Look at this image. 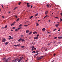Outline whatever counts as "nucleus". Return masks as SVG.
<instances>
[{"label":"nucleus","mask_w":62,"mask_h":62,"mask_svg":"<svg viewBox=\"0 0 62 62\" xmlns=\"http://www.w3.org/2000/svg\"><path fill=\"white\" fill-rule=\"evenodd\" d=\"M27 6L29 8L30 7V5H27Z\"/></svg>","instance_id":"obj_20"},{"label":"nucleus","mask_w":62,"mask_h":62,"mask_svg":"<svg viewBox=\"0 0 62 62\" xmlns=\"http://www.w3.org/2000/svg\"><path fill=\"white\" fill-rule=\"evenodd\" d=\"M55 18H57V19H58V17H55Z\"/></svg>","instance_id":"obj_42"},{"label":"nucleus","mask_w":62,"mask_h":62,"mask_svg":"<svg viewBox=\"0 0 62 62\" xmlns=\"http://www.w3.org/2000/svg\"><path fill=\"white\" fill-rule=\"evenodd\" d=\"M34 39H38V37H36L34 38Z\"/></svg>","instance_id":"obj_12"},{"label":"nucleus","mask_w":62,"mask_h":62,"mask_svg":"<svg viewBox=\"0 0 62 62\" xmlns=\"http://www.w3.org/2000/svg\"><path fill=\"white\" fill-rule=\"evenodd\" d=\"M27 22H28V21H27V22H25V23H27Z\"/></svg>","instance_id":"obj_60"},{"label":"nucleus","mask_w":62,"mask_h":62,"mask_svg":"<svg viewBox=\"0 0 62 62\" xmlns=\"http://www.w3.org/2000/svg\"><path fill=\"white\" fill-rule=\"evenodd\" d=\"M35 48V46H32V47L31 48L34 49Z\"/></svg>","instance_id":"obj_19"},{"label":"nucleus","mask_w":62,"mask_h":62,"mask_svg":"<svg viewBox=\"0 0 62 62\" xmlns=\"http://www.w3.org/2000/svg\"><path fill=\"white\" fill-rule=\"evenodd\" d=\"M8 44V42H6L5 43V44L6 45H7Z\"/></svg>","instance_id":"obj_28"},{"label":"nucleus","mask_w":62,"mask_h":62,"mask_svg":"<svg viewBox=\"0 0 62 62\" xmlns=\"http://www.w3.org/2000/svg\"><path fill=\"white\" fill-rule=\"evenodd\" d=\"M46 30V29H45V28H43L42 29V30L43 31H45Z\"/></svg>","instance_id":"obj_9"},{"label":"nucleus","mask_w":62,"mask_h":62,"mask_svg":"<svg viewBox=\"0 0 62 62\" xmlns=\"http://www.w3.org/2000/svg\"><path fill=\"white\" fill-rule=\"evenodd\" d=\"M27 5H29V3H27Z\"/></svg>","instance_id":"obj_39"},{"label":"nucleus","mask_w":62,"mask_h":62,"mask_svg":"<svg viewBox=\"0 0 62 62\" xmlns=\"http://www.w3.org/2000/svg\"><path fill=\"white\" fill-rule=\"evenodd\" d=\"M14 23L11 24V26H12V25H14Z\"/></svg>","instance_id":"obj_22"},{"label":"nucleus","mask_w":62,"mask_h":62,"mask_svg":"<svg viewBox=\"0 0 62 62\" xmlns=\"http://www.w3.org/2000/svg\"><path fill=\"white\" fill-rule=\"evenodd\" d=\"M15 31L17 32V31H18V29H16Z\"/></svg>","instance_id":"obj_32"},{"label":"nucleus","mask_w":62,"mask_h":62,"mask_svg":"<svg viewBox=\"0 0 62 62\" xmlns=\"http://www.w3.org/2000/svg\"><path fill=\"white\" fill-rule=\"evenodd\" d=\"M16 59L17 60V61L18 62H20L21 61V60H22V59L21 58V57L20 58V59Z\"/></svg>","instance_id":"obj_3"},{"label":"nucleus","mask_w":62,"mask_h":62,"mask_svg":"<svg viewBox=\"0 0 62 62\" xmlns=\"http://www.w3.org/2000/svg\"><path fill=\"white\" fill-rule=\"evenodd\" d=\"M47 44H48V45H51V44L48 43Z\"/></svg>","instance_id":"obj_33"},{"label":"nucleus","mask_w":62,"mask_h":62,"mask_svg":"<svg viewBox=\"0 0 62 62\" xmlns=\"http://www.w3.org/2000/svg\"><path fill=\"white\" fill-rule=\"evenodd\" d=\"M38 24V23H36V24L37 25V24Z\"/></svg>","instance_id":"obj_53"},{"label":"nucleus","mask_w":62,"mask_h":62,"mask_svg":"<svg viewBox=\"0 0 62 62\" xmlns=\"http://www.w3.org/2000/svg\"><path fill=\"white\" fill-rule=\"evenodd\" d=\"M21 40L22 42H24V41H25V40L23 39L20 38L18 40V41H21Z\"/></svg>","instance_id":"obj_1"},{"label":"nucleus","mask_w":62,"mask_h":62,"mask_svg":"<svg viewBox=\"0 0 62 62\" xmlns=\"http://www.w3.org/2000/svg\"><path fill=\"white\" fill-rule=\"evenodd\" d=\"M37 37H39V34H38V35H37Z\"/></svg>","instance_id":"obj_43"},{"label":"nucleus","mask_w":62,"mask_h":62,"mask_svg":"<svg viewBox=\"0 0 62 62\" xmlns=\"http://www.w3.org/2000/svg\"><path fill=\"white\" fill-rule=\"evenodd\" d=\"M48 11H46L45 12L46 14H48Z\"/></svg>","instance_id":"obj_15"},{"label":"nucleus","mask_w":62,"mask_h":62,"mask_svg":"<svg viewBox=\"0 0 62 62\" xmlns=\"http://www.w3.org/2000/svg\"><path fill=\"white\" fill-rule=\"evenodd\" d=\"M21 3V2H19V3H18V5H20Z\"/></svg>","instance_id":"obj_34"},{"label":"nucleus","mask_w":62,"mask_h":62,"mask_svg":"<svg viewBox=\"0 0 62 62\" xmlns=\"http://www.w3.org/2000/svg\"><path fill=\"white\" fill-rule=\"evenodd\" d=\"M56 41H54V43H55V42H56Z\"/></svg>","instance_id":"obj_56"},{"label":"nucleus","mask_w":62,"mask_h":62,"mask_svg":"<svg viewBox=\"0 0 62 62\" xmlns=\"http://www.w3.org/2000/svg\"><path fill=\"white\" fill-rule=\"evenodd\" d=\"M16 28L15 27H13L12 29H15Z\"/></svg>","instance_id":"obj_40"},{"label":"nucleus","mask_w":62,"mask_h":62,"mask_svg":"<svg viewBox=\"0 0 62 62\" xmlns=\"http://www.w3.org/2000/svg\"><path fill=\"white\" fill-rule=\"evenodd\" d=\"M15 17H16V18H17V16H15Z\"/></svg>","instance_id":"obj_51"},{"label":"nucleus","mask_w":62,"mask_h":62,"mask_svg":"<svg viewBox=\"0 0 62 62\" xmlns=\"http://www.w3.org/2000/svg\"><path fill=\"white\" fill-rule=\"evenodd\" d=\"M2 18H4L5 17H4V16H2Z\"/></svg>","instance_id":"obj_48"},{"label":"nucleus","mask_w":62,"mask_h":62,"mask_svg":"<svg viewBox=\"0 0 62 62\" xmlns=\"http://www.w3.org/2000/svg\"><path fill=\"white\" fill-rule=\"evenodd\" d=\"M58 31H60V30L59 29L58 30Z\"/></svg>","instance_id":"obj_55"},{"label":"nucleus","mask_w":62,"mask_h":62,"mask_svg":"<svg viewBox=\"0 0 62 62\" xmlns=\"http://www.w3.org/2000/svg\"><path fill=\"white\" fill-rule=\"evenodd\" d=\"M20 44H19L17 45H15L14 46H15L16 47H17V46H20Z\"/></svg>","instance_id":"obj_8"},{"label":"nucleus","mask_w":62,"mask_h":62,"mask_svg":"<svg viewBox=\"0 0 62 62\" xmlns=\"http://www.w3.org/2000/svg\"><path fill=\"white\" fill-rule=\"evenodd\" d=\"M46 51H47V49H46L45 50Z\"/></svg>","instance_id":"obj_62"},{"label":"nucleus","mask_w":62,"mask_h":62,"mask_svg":"<svg viewBox=\"0 0 62 62\" xmlns=\"http://www.w3.org/2000/svg\"><path fill=\"white\" fill-rule=\"evenodd\" d=\"M33 16H32L30 17V19H31V18H33Z\"/></svg>","instance_id":"obj_29"},{"label":"nucleus","mask_w":62,"mask_h":62,"mask_svg":"<svg viewBox=\"0 0 62 62\" xmlns=\"http://www.w3.org/2000/svg\"><path fill=\"white\" fill-rule=\"evenodd\" d=\"M39 54V53H37V54H35V55H38V54Z\"/></svg>","instance_id":"obj_26"},{"label":"nucleus","mask_w":62,"mask_h":62,"mask_svg":"<svg viewBox=\"0 0 62 62\" xmlns=\"http://www.w3.org/2000/svg\"><path fill=\"white\" fill-rule=\"evenodd\" d=\"M39 24H38L36 25V26H39Z\"/></svg>","instance_id":"obj_38"},{"label":"nucleus","mask_w":62,"mask_h":62,"mask_svg":"<svg viewBox=\"0 0 62 62\" xmlns=\"http://www.w3.org/2000/svg\"><path fill=\"white\" fill-rule=\"evenodd\" d=\"M46 16L47 17H49V16Z\"/></svg>","instance_id":"obj_54"},{"label":"nucleus","mask_w":62,"mask_h":62,"mask_svg":"<svg viewBox=\"0 0 62 62\" xmlns=\"http://www.w3.org/2000/svg\"><path fill=\"white\" fill-rule=\"evenodd\" d=\"M54 56H55V54H54Z\"/></svg>","instance_id":"obj_58"},{"label":"nucleus","mask_w":62,"mask_h":62,"mask_svg":"<svg viewBox=\"0 0 62 62\" xmlns=\"http://www.w3.org/2000/svg\"><path fill=\"white\" fill-rule=\"evenodd\" d=\"M54 62V60H53V61H52V62Z\"/></svg>","instance_id":"obj_64"},{"label":"nucleus","mask_w":62,"mask_h":62,"mask_svg":"<svg viewBox=\"0 0 62 62\" xmlns=\"http://www.w3.org/2000/svg\"><path fill=\"white\" fill-rule=\"evenodd\" d=\"M33 50H34V49H33V48H32L31 49L32 51H33Z\"/></svg>","instance_id":"obj_52"},{"label":"nucleus","mask_w":62,"mask_h":62,"mask_svg":"<svg viewBox=\"0 0 62 62\" xmlns=\"http://www.w3.org/2000/svg\"><path fill=\"white\" fill-rule=\"evenodd\" d=\"M31 33H32V31H31L29 33V35H31Z\"/></svg>","instance_id":"obj_16"},{"label":"nucleus","mask_w":62,"mask_h":62,"mask_svg":"<svg viewBox=\"0 0 62 62\" xmlns=\"http://www.w3.org/2000/svg\"><path fill=\"white\" fill-rule=\"evenodd\" d=\"M36 52H35V51H33L32 53H36Z\"/></svg>","instance_id":"obj_35"},{"label":"nucleus","mask_w":62,"mask_h":62,"mask_svg":"<svg viewBox=\"0 0 62 62\" xmlns=\"http://www.w3.org/2000/svg\"><path fill=\"white\" fill-rule=\"evenodd\" d=\"M62 21V19H60V22H61V21Z\"/></svg>","instance_id":"obj_47"},{"label":"nucleus","mask_w":62,"mask_h":62,"mask_svg":"<svg viewBox=\"0 0 62 62\" xmlns=\"http://www.w3.org/2000/svg\"><path fill=\"white\" fill-rule=\"evenodd\" d=\"M10 60V59L9 58L7 59L6 60H5L4 61L5 62H8V61H9Z\"/></svg>","instance_id":"obj_5"},{"label":"nucleus","mask_w":62,"mask_h":62,"mask_svg":"<svg viewBox=\"0 0 62 62\" xmlns=\"http://www.w3.org/2000/svg\"><path fill=\"white\" fill-rule=\"evenodd\" d=\"M6 57L3 58V60H6Z\"/></svg>","instance_id":"obj_18"},{"label":"nucleus","mask_w":62,"mask_h":62,"mask_svg":"<svg viewBox=\"0 0 62 62\" xmlns=\"http://www.w3.org/2000/svg\"><path fill=\"white\" fill-rule=\"evenodd\" d=\"M13 62H16L17 61V59H15V60H13L12 61Z\"/></svg>","instance_id":"obj_7"},{"label":"nucleus","mask_w":62,"mask_h":62,"mask_svg":"<svg viewBox=\"0 0 62 62\" xmlns=\"http://www.w3.org/2000/svg\"><path fill=\"white\" fill-rule=\"evenodd\" d=\"M17 8V7H15L14 9V10H15V9H16V8Z\"/></svg>","instance_id":"obj_31"},{"label":"nucleus","mask_w":62,"mask_h":62,"mask_svg":"<svg viewBox=\"0 0 62 62\" xmlns=\"http://www.w3.org/2000/svg\"><path fill=\"white\" fill-rule=\"evenodd\" d=\"M57 30L56 29H54V30H53V31H55V30Z\"/></svg>","instance_id":"obj_45"},{"label":"nucleus","mask_w":62,"mask_h":62,"mask_svg":"<svg viewBox=\"0 0 62 62\" xmlns=\"http://www.w3.org/2000/svg\"><path fill=\"white\" fill-rule=\"evenodd\" d=\"M20 20V18H18L16 20V22H18Z\"/></svg>","instance_id":"obj_17"},{"label":"nucleus","mask_w":62,"mask_h":62,"mask_svg":"<svg viewBox=\"0 0 62 62\" xmlns=\"http://www.w3.org/2000/svg\"><path fill=\"white\" fill-rule=\"evenodd\" d=\"M6 41V39L5 38H4L3 40H2V42H4Z\"/></svg>","instance_id":"obj_6"},{"label":"nucleus","mask_w":62,"mask_h":62,"mask_svg":"<svg viewBox=\"0 0 62 62\" xmlns=\"http://www.w3.org/2000/svg\"><path fill=\"white\" fill-rule=\"evenodd\" d=\"M46 16H47V15L46 16L44 17V18H45L46 17Z\"/></svg>","instance_id":"obj_50"},{"label":"nucleus","mask_w":62,"mask_h":62,"mask_svg":"<svg viewBox=\"0 0 62 62\" xmlns=\"http://www.w3.org/2000/svg\"><path fill=\"white\" fill-rule=\"evenodd\" d=\"M61 16H62V13H61Z\"/></svg>","instance_id":"obj_61"},{"label":"nucleus","mask_w":62,"mask_h":62,"mask_svg":"<svg viewBox=\"0 0 62 62\" xmlns=\"http://www.w3.org/2000/svg\"><path fill=\"white\" fill-rule=\"evenodd\" d=\"M26 33H28L29 32V31L28 30H26Z\"/></svg>","instance_id":"obj_11"},{"label":"nucleus","mask_w":62,"mask_h":62,"mask_svg":"<svg viewBox=\"0 0 62 62\" xmlns=\"http://www.w3.org/2000/svg\"><path fill=\"white\" fill-rule=\"evenodd\" d=\"M22 24H20V25H19V27H20L21 26H22Z\"/></svg>","instance_id":"obj_44"},{"label":"nucleus","mask_w":62,"mask_h":62,"mask_svg":"<svg viewBox=\"0 0 62 62\" xmlns=\"http://www.w3.org/2000/svg\"><path fill=\"white\" fill-rule=\"evenodd\" d=\"M57 23H58V24H56L55 25V26L56 27H58L59 26V22H57Z\"/></svg>","instance_id":"obj_4"},{"label":"nucleus","mask_w":62,"mask_h":62,"mask_svg":"<svg viewBox=\"0 0 62 62\" xmlns=\"http://www.w3.org/2000/svg\"><path fill=\"white\" fill-rule=\"evenodd\" d=\"M33 49H34V50H37V49L36 48H34Z\"/></svg>","instance_id":"obj_49"},{"label":"nucleus","mask_w":62,"mask_h":62,"mask_svg":"<svg viewBox=\"0 0 62 62\" xmlns=\"http://www.w3.org/2000/svg\"><path fill=\"white\" fill-rule=\"evenodd\" d=\"M36 34H37V32L36 31H35L33 32V34H36Z\"/></svg>","instance_id":"obj_13"},{"label":"nucleus","mask_w":62,"mask_h":62,"mask_svg":"<svg viewBox=\"0 0 62 62\" xmlns=\"http://www.w3.org/2000/svg\"><path fill=\"white\" fill-rule=\"evenodd\" d=\"M9 37H10V38H9L8 39H9V40L10 39H11V36H9Z\"/></svg>","instance_id":"obj_14"},{"label":"nucleus","mask_w":62,"mask_h":62,"mask_svg":"<svg viewBox=\"0 0 62 62\" xmlns=\"http://www.w3.org/2000/svg\"><path fill=\"white\" fill-rule=\"evenodd\" d=\"M40 21V20H38V22H39Z\"/></svg>","instance_id":"obj_63"},{"label":"nucleus","mask_w":62,"mask_h":62,"mask_svg":"<svg viewBox=\"0 0 62 62\" xmlns=\"http://www.w3.org/2000/svg\"><path fill=\"white\" fill-rule=\"evenodd\" d=\"M57 37H55L54 38V39H57Z\"/></svg>","instance_id":"obj_37"},{"label":"nucleus","mask_w":62,"mask_h":62,"mask_svg":"<svg viewBox=\"0 0 62 62\" xmlns=\"http://www.w3.org/2000/svg\"><path fill=\"white\" fill-rule=\"evenodd\" d=\"M42 57H43V56H41L37 58V60H40L41 59H42Z\"/></svg>","instance_id":"obj_2"},{"label":"nucleus","mask_w":62,"mask_h":62,"mask_svg":"<svg viewBox=\"0 0 62 62\" xmlns=\"http://www.w3.org/2000/svg\"><path fill=\"white\" fill-rule=\"evenodd\" d=\"M46 6H47V7H49V5H48V4H47L46 5Z\"/></svg>","instance_id":"obj_41"},{"label":"nucleus","mask_w":62,"mask_h":62,"mask_svg":"<svg viewBox=\"0 0 62 62\" xmlns=\"http://www.w3.org/2000/svg\"><path fill=\"white\" fill-rule=\"evenodd\" d=\"M58 39H62V37H59L58 38Z\"/></svg>","instance_id":"obj_10"},{"label":"nucleus","mask_w":62,"mask_h":62,"mask_svg":"<svg viewBox=\"0 0 62 62\" xmlns=\"http://www.w3.org/2000/svg\"><path fill=\"white\" fill-rule=\"evenodd\" d=\"M7 25H6L5 27H4V28H7Z\"/></svg>","instance_id":"obj_30"},{"label":"nucleus","mask_w":62,"mask_h":62,"mask_svg":"<svg viewBox=\"0 0 62 62\" xmlns=\"http://www.w3.org/2000/svg\"><path fill=\"white\" fill-rule=\"evenodd\" d=\"M48 22H51V20H49Z\"/></svg>","instance_id":"obj_57"},{"label":"nucleus","mask_w":62,"mask_h":62,"mask_svg":"<svg viewBox=\"0 0 62 62\" xmlns=\"http://www.w3.org/2000/svg\"><path fill=\"white\" fill-rule=\"evenodd\" d=\"M21 37H23V35H22L21 36Z\"/></svg>","instance_id":"obj_59"},{"label":"nucleus","mask_w":62,"mask_h":62,"mask_svg":"<svg viewBox=\"0 0 62 62\" xmlns=\"http://www.w3.org/2000/svg\"><path fill=\"white\" fill-rule=\"evenodd\" d=\"M24 47V46H21V48H23Z\"/></svg>","instance_id":"obj_24"},{"label":"nucleus","mask_w":62,"mask_h":62,"mask_svg":"<svg viewBox=\"0 0 62 62\" xmlns=\"http://www.w3.org/2000/svg\"><path fill=\"white\" fill-rule=\"evenodd\" d=\"M22 29V27H20V28H18L17 29H18V30H20V29Z\"/></svg>","instance_id":"obj_27"},{"label":"nucleus","mask_w":62,"mask_h":62,"mask_svg":"<svg viewBox=\"0 0 62 62\" xmlns=\"http://www.w3.org/2000/svg\"><path fill=\"white\" fill-rule=\"evenodd\" d=\"M33 44V45H34V44H36V43L35 42H34L33 43H32Z\"/></svg>","instance_id":"obj_36"},{"label":"nucleus","mask_w":62,"mask_h":62,"mask_svg":"<svg viewBox=\"0 0 62 62\" xmlns=\"http://www.w3.org/2000/svg\"><path fill=\"white\" fill-rule=\"evenodd\" d=\"M27 26H28V25H24V26H25V27H27Z\"/></svg>","instance_id":"obj_25"},{"label":"nucleus","mask_w":62,"mask_h":62,"mask_svg":"<svg viewBox=\"0 0 62 62\" xmlns=\"http://www.w3.org/2000/svg\"><path fill=\"white\" fill-rule=\"evenodd\" d=\"M38 52H39V51L37 50L36 51V52H35V53H38Z\"/></svg>","instance_id":"obj_23"},{"label":"nucleus","mask_w":62,"mask_h":62,"mask_svg":"<svg viewBox=\"0 0 62 62\" xmlns=\"http://www.w3.org/2000/svg\"><path fill=\"white\" fill-rule=\"evenodd\" d=\"M38 14H36L35 16V17H36L37 16H38Z\"/></svg>","instance_id":"obj_21"},{"label":"nucleus","mask_w":62,"mask_h":62,"mask_svg":"<svg viewBox=\"0 0 62 62\" xmlns=\"http://www.w3.org/2000/svg\"><path fill=\"white\" fill-rule=\"evenodd\" d=\"M13 39V38L11 37V39Z\"/></svg>","instance_id":"obj_46"}]
</instances>
